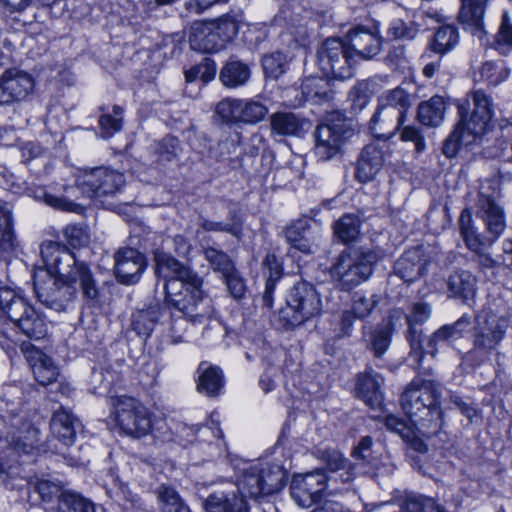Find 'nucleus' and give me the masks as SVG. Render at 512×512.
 Returning <instances> with one entry per match:
<instances>
[{
  "label": "nucleus",
  "instance_id": "30",
  "mask_svg": "<svg viewBox=\"0 0 512 512\" xmlns=\"http://www.w3.org/2000/svg\"><path fill=\"white\" fill-rule=\"evenodd\" d=\"M282 275V263L274 254L267 255L263 261V276L266 279V284L262 300L268 308H271L273 305L272 292Z\"/></svg>",
  "mask_w": 512,
  "mask_h": 512
},
{
  "label": "nucleus",
  "instance_id": "39",
  "mask_svg": "<svg viewBox=\"0 0 512 512\" xmlns=\"http://www.w3.org/2000/svg\"><path fill=\"white\" fill-rule=\"evenodd\" d=\"M509 74L510 70L503 62L487 61L479 70L480 80L491 86L503 83L508 79Z\"/></svg>",
  "mask_w": 512,
  "mask_h": 512
},
{
  "label": "nucleus",
  "instance_id": "51",
  "mask_svg": "<svg viewBox=\"0 0 512 512\" xmlns=\"http://www.w3.org/2000/svg\"><path fill=\"white\" fill-rule=\"evenodd\" d=\"M403 508L405 512H439L441 506L432 498L409 495L404 502Z\"/></svg>",
  "mask_w": 512,
  "mask_h": 512
},
{
  "label": "nucleus",
  "instance_id": "16",
  "mask_svg": "<svg viewBox=\"0 0 512 512\" xmlns=\"http://www.w3.org/2000/svg\"><path fill=\"white\" fill-rule=\"evenodd\" d=\"M315 154L323 161L334 157L343 142V129L338 124H321L315 132Z\"/></svg>",
  "mask_w": 512,
  "mask_h": 512
},
{
  "label": "nucleus",
  "instance_id": "58",
  "mask_svg": "<svg viewBox=\"0 0 512 512\" xmlns=\"http://www.w3.org/2000/svg\"><path fill=\"white\" fill-rule=\"evenodd\" d=\"M237 99H224L216 106V114L223 122H238Z\"/></svg>",
  "mask_w": 512,
  "mask_h": 512
},
{
  "label": "nucleus",
  "instance_id": "35",
  "mask_svg": "<svg viewBox=\"0 0 512 512\" xmlns=\"http://www.w3.org/2000/svg\"><path fill=\"white\" fill-rule=\"evenodd\" d=\"M393 330V323L387 320L370 333L369 347L376 357L382 356L389 348Z\"/></svg>",
  "mask_w": 512,
  "mask_h": 512
},
{
  "label": "nucleus",
  "instance_id": "41",
  "mask_svg": "<svg viewBox=\"0 0 512 512\" xmlns=\"http://www.w3.org/2000/svg\"><path fill=\"white\" fill-rule=\"evenodd\" d=\"M14 241L11 210L6 202L0 201V248L2 250L12 249Z\"/></svg>",
  "mask_w": 512,
  "mask_h": 512
},
{
  "label": "nucleus",
  "instance_id": "17",
  "mask_svg": "<svg viewBox=\"0 0 512 512\" xmlns=\"http://www.w3.org/2000/svg\"><path fill=\"white\" fill-rule=\"evenodd\" d=\"M347 45L355 58L369 59L379 53L381 39L377 32L360 26L348 33Z\"/></svg>",
  "mask_w": 512,
  "mask_h": 512
},
{
  "label": "nucleus",
  "instance_id": "15",
  "mask_svg": "<svg viewBox=\"0 0 512 512\" xmlns=\"http://www.w3.org/2000/svg\"><path fill=\"white\" fill-rule=\"evenodd\" d=\"M114 271L123 284H134L139 281L146 267L145 256L130 247L120 248L114 255Z\"/></svg>",
  "mask_w": 512,
  "mask_h": 512
},
{
  "label": "nucleus",
  "instance_id": "59",
  "mask_svg": "<svg viewBox=\"0 0 512 512\" xmlns=\"http://www.w3.org/2000/svg\"><path fill=\"white\" fill-rule=\"evenodd\" d=\"M64 237L74 248L85 245L88 242V234L81 225H68L64 229Z\"/></svg>",
  "mask_w": 512,
  "mask_h": 512
},
{
  "label": "nucleus",
  "instance_id": "20",
  "mask_svg": "<svg viewBox=\"0 0 512 512\" xmlns=\"http://www.w3.org/2000/svg\"><path fill=\"white\" fill-rule=\"evenodd\" d=\"M26 359L30 364L35 380L40 385H48L54 382L58 376V368L52 359L38 349L32 348L26 351Z\"/></svg>",
  "mask_w": 512,
  "mask_h": 512
},
{
  "label": "nucleus",
  "instance_id": "49",
  "mask_svg": "<svg viewBox=\"0 0 512 512\" xmlns=\"http://www.w3.org/2000/svg\"><path fill=\"white\" fill-rule=\"evenodd\" d=\"M123 120V109L114 106L111 114H103L99 119V125L103 138L111 137L114 133L120 131Z\"/></svg>",
  "mask_w": 512,
  "mask_h": 512
},
{
  "label": "nucleus",
  "instance_id": "29",
  "mask_svg": "<svg viewBox=\"0 0 512 512\" xmlns=\"http://www.w3.org/2000/svg\"><path fill=\"white\" fill-rule=\"evenodd\" d=\"M206 512H248L243 497L233 495L229 498L223 492L211 494L204 502Z\"/></svg>",
  "mask_w": 512,
  "mask_h": 512
},
{
  "label": "nucleus",
  "instance_id": "37",
  "mask_svg": "<svg viewBox=\"0 0 512 512\" xmlns=\"http://www.w3.org/2000/svg\"><path fill=\"white\" fill-rule=\"evenodd\" d=\"M459 227L467 248L472 252L480 251L484 243L473 225L472 215L468 209L462 211L459 218Z\"/></svg>",
  "mask_w": 512,
  "mask_h": 512
},
{
  "label": "nucleus",
  "instance_id": "12",
  "mask_svg": "<svg viewBox=\"0 0 512 512\" xmlns=\"http://www.w3.org/2000/svg\"><path fill=\"white\" fill-rule=\"evenodd\" d=\"M295 313V320L302 322L320 314L322 300L313 285L300 282L293 286L287 299Z\"/></svg>",
  "mask_w": 512,
  "mask_h": 512
},
{
  "label": "nucleus",
  "instance_id": "60",
  "mask_svg": "<svg viewBox=\"0 0 512 512\" xmlns=\"http://www.w3.org/2000/svg\"><path fill=\"white\" fill-rule=\"evenodd\" d=\"M431 316V307L426 303H416L413 305L410 314L407 316V321L410 327V332H413V326L421 324L428 320Z\"/></svg>",
  "mask_w": 512,
  "mask_h": 512
},
{
  "label": "nucleus",
  "instance_id": "24",
  "mask_svg": "<svg viewBox=\"0 0 512 512\" xmlns=\"http://www.w3.org/2000/svg\"><path fill=\"white\" fill-rule=\"evenodd\" d=\"M50 426L52 434L64 445L69 446L74 442L80 423L69 410L61 408L54 413Z\"/></svg>",
  "mask_w": 512,
  "mask_h": 512
},
{
  "label": "nucleus",
  "instance_id": "3",
  "mask_svg": "<svg viewBox=\"0 0 512 512\" xmlns=\"http://www.w3.org/2000/svg\"><path fill=\"white\" fill-rule=\"evenodd\" d=\"M439 385L431 380L415 378L401 395V406L414 423L436 422L442 417L438 399Z\"/></svg>",
  "mask_w": 512,
  "mask_h": 512
},
{
  "label": "nucleus",
  "instance_id": "11",
  "mask_svg": "<svg viewBox=\"0 0 512 512\" xmlns=\"http://www.w3.org/2000/svg\"><path fill=\"white\" fill-rule=\"evenodd\" d=\"M329 480L322 470L297 476L291 483V496L298 506L310 507L320 500Z\"/></svg>",
  "mask_w": 512,
  "mask_h": 512
},
{
  "label": "nucleus",
  "instance_id": "57",
  "mask_svg": "<svg viewBox=\"0 0 512 512\" xmlns=\"http://www.w3.org/2000/svg\"><path fill=\"white\" fill-rule=\"evenodd\" d=\"M324 81L318 77H307L301 84V91L306 100L321 98L325 95L322 91Z\"/></svg>",
  "mask_w": 512,
  "mask_h": 512
},
{
  "label": "nucleus",
  "instance_id": "44",
  "mask_svg": "<svg viewBox=\"0 0 512 512\" xmlns=\"http://www.w3.org/2000/svg\"><path fill=\"white\" fill-rule=\"evenodd\" d=\"M495 48L502 54L512 51V22L508 11H504L495 38Z\"/></svg>",
  "mask_w": 512,
  "mask_h": 512
},
{
  "label": "nucleus",
  "instance_id": "47",
  "mask_svg": "<svg viewBox=\"0 0 512 512\" xmlns=\"http://www.w3.org/2000/svg\"><path fill=\"white\" fill-rule=\"evenodd\" d=\"M288 64L287 58L279 52L264 56L262 59L263 72L266 78L277 79L285 71Z\"/></svg>",
  "mask_w": 512,
  "mask_h": 512
},
{
  "label": "nucleus",
  "instance_id": "23",
  "mask_svg": "<svg viewBox=\"0 0 512 512\" xmlns=\"http://www.w3.org/2000/svg\"><path fill=\"white\" fill-rule=\"evenodd\" d=\"M402 123V119L378 105L369 122V130L374 137L387 140L395 135Z\"/></svg>",
  "mask_w": 512,
  "mask_h": 512
},
{
  "label": "nucleus",
  "instance_id": "62",
  "mask_svg": "<svg viewBox=\"0 0 512 512\" xmlns=\"http://www.w3.org/2000/svg\"><path fill=\"white\" fill-rule=\"evenodd\" d=\"M386 427L400 435L403 439L410 440L413 437V429L402 419L394 415H388L385 419Z\"/></svg>",
  "mask_w": 512,
  "mask_h": 512
},
{
  "label": "nucleus",
  "instance_id": "25",
  "mask_svg": "<svg viewBox=\"0 0 512 512\" xmlns=\"http://www.w3.org/2000/svg\"><path fill=\"white\" fill-rule=\"evenodd\" d=\"M448 291L451 296L467 302L474 300L477 291V279L467 270L457 271L449 276Z\"/></svg>",
  "mask_w": 512,
  "mask_h": 512
},
{
  "label": "nucleus",
  "instance_id": "48",
  "mask_svg": "<svg viewBox=\"0 0 512 512\" xmlns=\"http://www.w3.org/2000/svg\"><path fill=\"white\" fill-rule=\"evenodd\" d=\"M205 257L213 270L220 273L222 277L229 275V273H232L235 269L230 257L226 253L215 248H207L205 250Z\"/></svg>",
  "mask_w": 512,
  "mask_h": 512
},
{
  "label": "nucleus",
  "instance_id": "64",
  "mask_svg": "<svg viewBox=\"0 0 512 512\" xmlns=\"http://www.w3.org/2000/svg\"><path fill=\"white\" fill-rule=\"evenodd\" d=\"M238 122L253 123L256 117V102L237 99Z\"/></svg>",
  "mask_w": 512,
  "mask_h": 512
},
{
  "label": "nucleus",
  "instance_id": "52",
  "mask_svg": "<svg viewBox=\"0 0 512 512\" xmlns=\"http://www.w3.org/2000/svg\"><path fill=\"white\" fill-rule=\"evenodd\" d=\"M316 455L332 472L342 470L346 467V459L343 457L340 451L334 448H318Z\"/></svg>",
  "mask_w": 512,
  "mask_h": 512
},
{
  "label": "nucleus",
  "instance_id": "5",
  "mask_svg": "<svg viewBox=\"0 0 512 512\" xmlns=\"http://www.w3.org/2000/svg\"><path fill=\"white\" fill-rule=\"evenodd\" d=\"M0 309L27 337L39 340L47 335L44 317L12 289L0 290Z\"/></svg>",
  "mask_w": 512,
  "mask_h": 512
},
{
  "label": "nucleus",
  "instance_id": "61",
  "mask_svg": "<svg viewBox=\"0 0 512 512\" xmlns=\"http://www.w3.org/2000/svg\"><path fill=\"white\" fill-rule=\"evenodd\" d=\"M386 427L400 435L403 439L410 440L413 437V429L402 419L394 415H388L385 419Z\"/></svg>",
  "mask_w": 512,
  "mask_h": 512
},
{
  "label": "nucleus",
  "instance_id": "45",
  "mask_svg": "<svg viewBox=\"0 0 512 512\" xmlns=\"http://www.w3.org/2000/svg\"><path fill=\"white\" fill-rule=\"evenodd\" d=\"M359 220L352 215H344L334 225V231L337 237L348 243L357 238L359 234Z\"/></svg>",
  "mask_w": 512,
  "mask_h": 512
},
{
  "label": "nucleus",
  "instance_id": "14",
  "mask_svg": "<svg viewBox=\"0 0 512 512\" xmlns=\"http://www.w3.org/2000/svg\"><path fill=\"white\" fill-rule=\"evenodd\" d=\"M477 215L485 222L487 231L491 235L487 241L492 244L505 229V217L503 209L496 202V191L490 194L484 185H481L479 190Z\"/></svg>",
  "mask_w": 512,
  "mask_h": 512
},
{
  "label": "nucleus",
  "instance_id": "2",
  "mask_svg": "<svg viewBox=\"0 0 512 512\" xmlns=\"http://www.w3.org/2000/svg\"><path fill=\"white\" fill-rule=\"evenodd\" d=\"M155 272L164 278L165 299L193 322L209 318L211 300L204 295L202 279L188 266L171 255L158 252L155 255Z\"/></svg>",
  "mask_w": 512,
  "mask_h": 512
},
{
  "label": "nucleus",
  "instance_id": "22",
  "mask_svg": "<svg viewBox=\"0 0 512 512\" xmlns=\"http://www.w3.org/2000/svg\"><path fill=\"white\" fill-rule=\"evenodd\" d=\"M191 47L203 53H215L224 48L213 24L201 23L192 28L189 38Z\"/></svg>",
  "mask_w": 512,
  "mask_h": 512
},
{
  "label": "nucleus",
  "instance_id": "8",
  "mask_svg": "<svg viewBox=\"0 0 512 512\" xmlns=\"http://www.w3.org/2000/svg\"><path fill=\"white\" fill-rule=\"evenodd\" d=\"M510 326L509 317L491 310H484L476 315L473 328L474 349L490 354L496 351L505 338Z\"/></svg>",
  "mask_w": 512,
  "mask_h": 512
},
{
  "label": "nucleus",
  "instance_id": "31",
  "mask_svg": "<svg viewBox=\"0 0 512 512\" xmlns=\"http://www.w3.org/2000/svg\"><path fill=\"white\" fill-rule=\"evenodd\" d=\"M249 67L240 61L232 60L226 63L220 71L222 84L229 88L244 85L250 78Z\"/></svg>",
  "mask_w": 512,
  "mask_h": 512
},
{
  "label": "nucleus",
  "instance_id": "6",
  "mask_svg": "<svg viewBox=\"0 0 512 512\" xmlns=\"http://www.w3.org/2000/svg\"><path fill=\"white\" fill-rule=\"evenodd\" d=\"M376 260L371 251H346L337 258L330 275L338 288L348 291L369 279Z\"/></svg>",
  "mask_w": 512,
  "mask_h": 512
},
{
  "label": "nucleus",
  "instance_id": "26",
  "mask_svg": "<svg viewBox=\"0 0 512 512\" xmlns=\"http://www.w3.org/2000/svg\"><path fill=\"white\" fill-rule=\"evenodd\" d=\"M378 105L404 121L412 106V98L403 88L396 87L383 92L378 98Z\"/></svg>",
  "mask_w": 512,
  "mask_h": 512
},
{
  "label": "nucleus",
  "instance_id": "46",
  "mask_svg": "<svg viewBox=\"0 0 512 512\" xmlns=\"http://www.w3.org/2000/svg\"><path fill=\"white\" fill-rule=\"evenodd\" d=\"M470 326V317L463 315L455 323L445 325L434 333L433 342L445 341L449 339H457L463 335V332Z\"/></svg>",
  "mask_w": 512,
  "mask_h": 512
},
{
  "label": "nucleus",
  "instance_id": "55",
  "mask_svg": "<svg viewBox=\"0 0 512 512\" xmlns=\"http://www.w3.org/2000/svg\"><path fill=\"white\" fill-rule=\"evenodd\" d=\"M210 24H213L215 32L224 45L230 41L238 32L235 19L229 16L220 18L216 22H211Z\"/></svg>",
  "mask_w": 512,
  "mask_h": 512
},
{
  "label": "nucleus",
  "instance_id": "28",
  "mask_svg": "<svg viewBox=\"0 0 512 512\" xmlns=\"http://www.w3.org/2000/svg\"><path fill=\"white\" fill-rule=\"evenodd\" d=\"M425 270V264L421 262L416 250L404 253L395 263V273L406 282L418 280Z\"/></svg>",
  "mask_w": 512,
  "mask_h": 512
},
{
  "label": "nucleus",
  "instance_id": "63",
  "mask_svg": "<svg viewBox=\"0 0 512 512\" xmlns=\"http://www.w3.org/2000/svg\"><path fill=\"white\" fill-rule=\"evenodd\" d=\"M400 137L403 141L413 142L418 153L423 152L426 148L423 135L421 134L420 130L414 126H404L402 128Z\"/></svg>",
  "mask_w": 512,
  "mask_h": 512
},
{
  "label": "nucleus",
  "instance_id": "42",
  "mask_svg": "<svg viewBox=\"0 0 512 512\" xmlns=\"http://www.w3.org/2000/svg\"><path fill=\"white\" fill-rule=\"evenodd\" d=\"M419 25L412 20L394 19L388 29V36L395 40L411 41L419 33Z\"/></svg>",
  "mask_w": 512,
  "mask_h": 512
},
{
  "label": "nucleus",
  "instance_id": "9",
  "mask_svg": "<svg viewBox=\"0 0 512 512\" xmlns=\"http://www.w3.org/2000/svg\"><path fill=\"white\" fill-rule=\"evenodd\" d=\"M124 185V174L104 166L85 169L76 179V186L81 192L95 198L114 196Z\"/></svg>",
  "mask_w": 512,
  "mask_h": 512
},
{
  "label": "nucleus",
  "instance_id": "13",
  "mask_svg": "<svg viewBox=\"0 0 512 512\" xmlns=\"http://www.w3.org/2000/svg\"><path fill=\"white\" fill-rule=\"evenodd\" d=\"M34 88L30 74L18 68H9L0 76V105L24 100Z\"/></svg>",
  "mask_w": 512,
  "mask_h": 512
},
{
  "label": "nucleus",
  "instance_id": "56",
  "mask_svg": "<svg viewBox=\"0 0 512 512\" xmlns=\"http://www.w3.org/2000/svg\"><path fill=\"white\" fill-rule=\"evenodd\" d=\"M37 198L43 200L47 205L62 211L78 212L80 206L66 197L56 196L46 191H41Z\"/></svg>",
  "mask_w": 512,
  "mask_h": 512
},
{
  "label": "nucleus",
  "instance_id": "7",
  "mask_svg": "<svg viewBox=\"0 0 512 512\" xmlns=\"http://www.w3.org/2000/svg\"><path fill=\"white\" fill-rule=\"evenodd\" d=\"M355 56L339 38L326 39L318 50V65L326 77L345 80L353 77Z\"/></svg>",
  "mask_w": 512,
  "mask_h": 512
},
{
  "label": "nucleus",
  "instance_id": "53",
  "mask_svg": "<svg viewBox=\"0 0 512 512\" xmlns=\"http://www.w3.org/2000/svg\"><path fill=\"white\" fill-rule=\"evenodd\" d=\"M469 135L467 131L461 123H457L453 132L449 135V137L445 140L443 145V154H445L448 158H453L458 153L461 142L466 141V137Z\"/></svg>",
  "mask_w": 512,
  "mask_h": 512
},
{
  "label": "nucleus",
  "instance_id": "54",
  "mask_svg": "<svg viewBox=\"0 0 512 512\" xmlns=\"http://www.w3.org/2000/svg\"><path fill=\"white\" fill-rule=\"evenodd\" d=\"M112 382V374L103 368H94L90 376V389L95 395L106 393Z\"/></svg>",
  "mask_w": 512,
  "mask_h": 512
},
{
  "label": "nucleus",
  "instance_id": "34",
  "mask_svg": "<svg viewBox=\"0 0 512 512\" xmlns=\"http://www.w3.org/2000/svg\"><path fill=\"white\" fill-rule=\"evenodd\" d=\"M458 42L457 28L453 25H444L435 32L430 48L438 54H445L454 49Z\"/></svg>",
  "mask_w": 512,
  "mask_h": 512
},
{
  "label": "nucleus",
  "instance_id": "19",
  "mask_svg": "<svg viewBox=\"0 0 512 512\" xmlns=\"http://www.w3.org/2000/svg\"><path fill=\"white\" fill-rule=\"evenodd\" d=\"M384 156L382 150L375 143H371L363 149L358 160L356 176L360 182H369L382 169Z\"/></svg>",
  "mask_w": 512,
  "mask_h": 512
},
{
  "label": "nucleus",
  "instance_id": "1",
  "mask_svg": "<svg viewBox=\"0 0 512 512\" xmlns=\"http://www.w3.org/2000/svg\"><path fill=\"white\" fill-rule=\"evenodd\" d=\"M44 268L33 273L34 290L38 300L55 311H65L76 299L78 284L85 299L94 301L99 296L97 281L87 263L54 242L42 245Z\"/></svg>",
  "mask_w": 512,
  "mask_h": 512
},
{
  "label": "nucleus",
  "instance_id": "27",
  "mask_svg": "<svg viewBox=\"0 0 512 512\" xmlns=\"http://www.w3.org/2000/svg\"><path fill=\"white\" fill-rule=\"evenodd\" d=\"M445 111L446 103L443 97L435 95L420 103L417 118L422 125L437 127L443 122Z\"/></svg>",
  "mask_w": 512,
  "mask_h": 512
},
{
  "label": "nucleus",
  "instance_id": "40",
  "mask_svg": "<svg viewBox=\"0 0 512 512\" xmlns=\"http://www.w3.org/2000/svg\"><path fill=\"white\" fill-rule=\"evenodd\" d=\"M57 512H95L93 503L71 492L61 493Z\"/></svg>",
  "mask_w": 512,
  "mask_h": 512
},
{
  "label": "nucleus",
  "instance_id": "50",
  "mask_svg": "<svg viewBox=\"0 0 512 512\" xmlns=\"http://www.w3.org/2000/svg\"><path fill=\"white\" fill-rule=\"evenodd\" d=\"M378 302L379 297L376 294L356 293L353 298L351 313L356 318H365L373 311Z\"/></svg>",
  "mask_w": 512,
  "mask_h": 512
},
{
  "label": "nucleus",
  "instance_id": "43",
  "mask_svg": "<svg viewBox=\"0 0 512 512\" xmlns=\"http://www.w3.org/2000/svg\"><path fill=\"white\" fill-rule=\"evenodd\" d=\"M300 127V120L293 113H276L271 117V129L277 134L293 135Z\"/></svg>",
  "mask_w": 512,
  "mask_h": 512
},
{
  "label": "nucleus",
  "instance_id": "18",
  "mask_svg": "<svg viewBox=\"0 0 512 512\" xmlns=\"http://www.w3.org/2000/svg\"><path fill=\"white\" fill-rule=\"evenodd\" d=\"M197 391L210 398L221 394L224 385V375L222 370L215 365L207 362H201L197 369Z\"/></svg>",
  "mask_w": 512,
  "mask_h": 512
},
{
  "label": "nucleus",
  "instance_id": "38",
  "mask_svg": "<svg viewBox=\"0 0 512 512\" xmlns=\"http://www.w3.org/2000/svg\"><path fill=\"white\" fill-rule=\"evenodd\" d=\"M461 2L460 21L478 27L483 19L488 0H461Z\"/></svg>",
  "mask_w": 512,
  "mask_h": 512
},
{
  "label": "nucleus",
  "instance_id": "36",
  "mask_svg": "<svg viewBox=\"0 0 512 512\" xmlns=\"http://www.w3.org/2000/svg\"><path fill=\"white\" fill-rule=\"evenodd\" d=\"M308 227L307 219H299L289 225L285 230L287 241L299 251L308 254L311 252V245L306 236Z\"/></svg>",
  "mask_w": 512,
  "mask_h": 512
},
{
  "label": "nucleus",
  "instance_id": "10",
  "mask_svg": "<svg viewBox=\"0 0 512 512\" xmlns=\"http://www.w3.org/2000/svg\"><path fill=\"white\" fill-rule=\"evenodd\" d=\"M473 109L468 113L463 105L459 106V123L463 125L468 135L477 137L488 132L492 127L494 103L492 97L482 89L471 91L467 95Z\"/></svg>",
  "mask_w": 512,
  "mask_h": 512
},
{
  "label": "nucleus",
  "instance_id": "4",
  "mask_svg": "<svg viewBox=\"0 0 512 512\" xmlns=\"http://www.w3.org/2000/svg\"><path fill=\"white\" fill-rule=\"evenodd\" d=\"M112 416L120 432L140 439L152 432L153 414L141 401L127 395L110 397Z\"/></svg>",
  "mask_w": 512,
  "mask_h": 512
},
{
  "label": "nucleus",
  "instance_id": "21",
  "mask_svg": "<svg viewBox=\"0 0 512 512\" xmlns=\"http://www.w3.org/2000/svg\"><path fill=\"white\" fill-rule=\"evenodd\" d=\"M383 378L372 371L361 373L357 377L355 392L366 404L375 406L382 401Z\"/></svg>",
  "mask_w": 512,
  "mask_h": 512
},
{
  "label": "nucleus",
  "instance_id": "33",
  "mask_svg": "<svg viewBox=\"0 0 512 512\" xmlns=\"http://www.w3.org/2000/svg\"><path fill=\"white\" fill-rule=\"evenodd\" d=\"M160 317V307L158 305L142 309L132 315L133 330L141 336H149Z\"/></svg>",
  "mask_w": 512,
  "mask_h": 512
},
{
  "label": "nucleus",
  "instance_id": "32",
  "mask_svg": "<svg viewBox=\"0 0 512 512\" xmlns=\"http://www.w3.org/2000/svg\"><path fill=\"white\" fill-rule=\"evenodd\" d=\"M155 494L161 512H189V508L172 486L161 484Z\"/></svg>",
  "mask_w": 512,
  "mask_h": 512
}]
</instances>
